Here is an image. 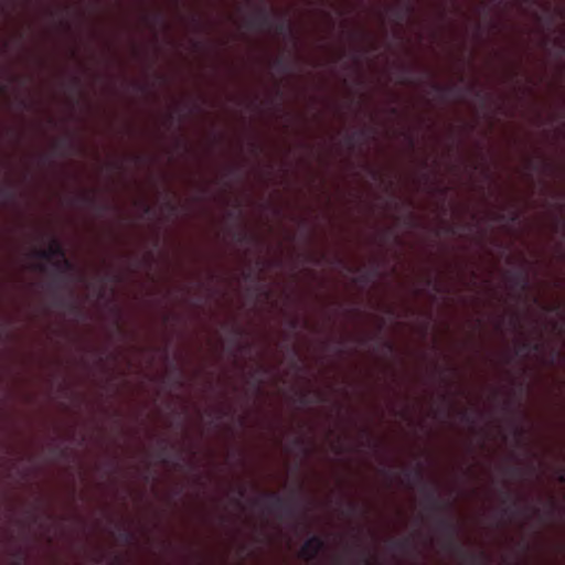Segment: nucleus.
<instances>
[{
  "instance_id": "20e7f679",
  "label": "nucleus",
  "mask_w": 565,
  "mask_h": 565,
  "mask_svg": "<svg viewBox=\"0 0 565 565\" xmlns=\"http://www.w3.org/2000/svg\"><path fill=\"white\" fill-rule=\"evenodd\" d=\"M249 28L270 29L274 28L278 34H292V26L284 20L274 21L270 12L266 8H259L257 12L247 20Z\"/></svg>"
},
{
  "instance_id": "bb28decb",
  "label": "nucleus",
  "mask_w": 565,
  "mask_h": 565,
  "mask_svg": "<svg viewBox=\"0 0 565 565\" xmlns=\"http://www.w3.org/2000/svg\"><path fill=\"white\" fill-rule=\"evenodd\" d=\"M522 350H530L531 349V343L529 341H525L522 343L521 345Z\"/></svg>"
},
{
  "instance_id": "0eeeda50",
  "label": "nucleus",
  "mask_w": 565,
  "mask_h": 565,
  "mask_svg": "<svg viewBox=\"0 0 565 565\" xmlns=\"http://www.w3.org/2000/svg\"><path fill=\"white\" fill-rule=\"evenodd\" d=\"M108 532L126 544H130L135 540L134 532L125 523L117 522L114 519L109 520Z\"/></svg>"
},
{
  "instance_id": "7c9ffc66",
  "label": "nucleus",
  "mask_w": 565,
  "mask_h": 565,
  "mask_svg": "<svg viewBox=\"0 0 565 565\" xmlns=\"http://www.w3.org/2000/svg\"><path fill=\"white\" fill-rule=\"evenodd\" d=\"M36 268L40 270V271H44L45 270V266L44 265H38Z\"/></svg>"
},
{
  "instance_id": "c9c22d12",
  "label": "nucleus",
  "mask_w": 565,
  "mask_h": 565,
  "mask_svg": "<svg viewBox=\"0 0 565 565\" xmlns=\"http://www.w3.org/2000/svg\"><path fill=\"white\" fill-rule=\"evenodd\" d=\"M358 135H360V136H364V131L362 130V131H360Z\"/></svg>"
},
{
  "instance_id": "c85d7f7f",
  "label": "nucleus",
  "mask_w": 565,
  "mask_h": 565,
  "mask_svg": "<svg viewBox=\"0 0 565 565\" xmlns=\"http://www.w3.org/2000/svg\"><path fill=\"white\" fill-rule=\"evenodd\" d=\"M354 137H355V135H352V136L348 137V142L350 143V146L354 145V142H355Z\"/></svg>"
},
{
  "instance_id": "72a5a7b5",
  "label": "nucleus",
  "mask_w": 565,
  "mask_h": 565,
  "mask_svg": "<svg viewBox=\"0 0 565 565\" xmlns=\"http://www.w3.org/2000/svg\"><path fill=\"white\" fill-rule=\"evenodd\" d=\"M426 282H427V285H428V286L433 285V280H431L430 278H429V279H427V281H426Z\"/></svg>"
},
{
  "instance_id": "dca6fc26",
  "label": "nucleus",
  "mask_w": 565,
  "mask_h": 565,
  "mask_svg": "<svg viewBox=\"0 0 565 565\" xmlns=\"http://www.w3.org/2000/svg\"><path fill=\"white\" fill-rule=\"evenodd\" d=\"M0 196L4 198L6 200H11L13 198V192L7 188L0 186Z\"/></svg>"
},
{
  "instance_id": "9b49d317",
  "label": "nucleus",
  "mask_w": 565,
  "mask_h": 565,
  "mask_svg": "<svg viewBox=\"0 0 565 565\" xmlns=\"http://www.w3.org/2000/svg\"><path fill=\"white\" fill-rule=\"evenodd\" d=\"M393 12H394L396 20L399 22L404 19V15L406 13L413 12V7H412V4L406 3V4H404L403 9L397 8V9H394Z\"/></svg>"
},
{
  "instance_id": "58836bf2",
  "label": "nucleus",
  "mask_w": 565,
  "mask_h": 565,
  "mask_svg": "<svg viewBox=\"0 0 565 565\" xmlns=\"http://www.w3.org/2000/svg\"><path fill=\"white\" fill-rule=\"evenodd\" d=\"M387 347H388L390 350L393 349L392 344H390V343H387Z\"/></svg>"
},
{
  "instance_id": "f257e3e1",
  "label": "nucleus",
  "mask_w": 565,
  "mask_h": 565,
  "mask_svg": "<svg viewBox=\"0 0 565 565\" xmlns=\"http://www.w3.org/2000/svg\"><path fill=\"white\" fill-rule=\"evenodd\" d=\"M404 475L411 486H422L425 493V508L433 514V533L447 544L455 543L460 534L461 526L452 515V502L441 500L436 489L428 487L420 463L415 469H406Z\"/></svg>"
},
{
  "instance_id": "f03ea898",
  "label": "nucleus",
  "mask_w": 565,
  "mask_h": 565,
  "mask_svg": "<svg viewBox=\"0 0 565 565\" xmlns=\"http://www.w3.org/2000/svg\"><path fill=\"white\" fill-rule=\"evenodd\" d=\"M266 503L269 513L275 514L280 521H289L295 533H309L306 522V511L300 512L295 497L284 498L277 492H265L262 499L254 500L255 505Z\"/></svg>"
},
{
  "instance_id": "4be33fe9",
  "label": "nucleus",
  "mask_w": 565,
  "mask_h": 565,
  "mask_svg": "<svg viewBox=\"0 0 565 565\" xmlns=\"http://www.w3.org/2000/svg\"><path fill=\"white\" fill-rule=\"evenodd\" d=\"M108 565H122L121 563H109ZM196 565H205L204 563H198ZM211 565H214L213 563ZM220 565H232L231 563H221ZM236 565H244L243 563H237Z\"/></svg>"
},
{
  "instance_id": "a211bd4d",
  "label": "nucleus",
  "mask_w": 565,
  "mask_h": 565,
  "mask_svg": "<svg viewBox=\"0 0 565 565\" xmlns=\"http://www.w3.org/2000/svg\"><path fill=\"white\" fill-rule=\"evenodd\" d=\"M359 511V505L355 502H350L348 504V514L354 515Z\"/></svg>"
},
{
  "instance_id": "412c9836",
  "label": "nucleus",
  "mask_w": 565,
  "mask_h": 565,
  "mask_svg": "<svg viewBox=\"0 0 565 565\" xmlns=\"http://www.w3.org/2000/svg\"><path fill=\"white\" fill-rule=\"evenodd\" d=\"M502 495H503L502 502H503L504 504H505V503H510V501H511V494H510V492L504 491V492H502Z\"/></svg>"
},
{
  "instance_id": "393cba45",
  "label": "nucleus",
  "mask_w": 565,
  "mask_h": 565,
  "mask_svg": "<svg viewBox=\"0 0 565 565\" xmlns=\"http://www.w3.org/2000/svg\"><path fill=\"white\" fill-rule=\"evenodd\" d=\"M461 417L466 422H470V416L467 411L461 412Z\"/></svg>"
},
{
  "instance_id": "9d476101",
  "label": "nucleus",
  "mask_w": 565,
  "mask_h": 565,
  "mask_svg": "<svg viewBox=\"0 0 565 565\" xmlns=\"http://www.w3.org/2000/svg\"><path fill=\"white\" fill-rule=\"evenodd\" d=\"M431 88L441 97L445 98L446 96L454 94L455 92L459 90L456 85H439V84H431Z\"/></svg>"
},
{
  "instance_id": "2eb2a0df",
  "label": "nucleus",
  "mask_w": 565,
  "mask_h": 565,
  "mask_svg": "<svg viewBox=\"0 0 565 565\" xmlns=\"http://www.w3.org/2000/svg\"><path fill=\"white\" fill-rule=\"evenodd\" d=\"M161 444H162V447H161V449H160V451L158 454V458L161 460V462L166 463V462H168V459H167L168 458V450H169L168 449V444H167L166 440H162Z\"/></svg>"
},
{
  "instance_id": "f704fd0d",
  "label": "nucleus",
  "mask_w": 565,
  "mask_h": 565,
  "mask_svg": "<svg viewBox=\"0 0 565 565\" xmlns=\"http://www.w3.org/2000/svg\"><path fill=\"white\" fill-rule=\"evenodd\" d=\"M296 444H297V445H301V444H302V440H301V439H296Z\"/></svg>"
},
{
  "instance_id": "39448f33",
  "label": "nucleus",
  "mask_w": 565,
  "mask_h": 565,
  "mask_svg": "<svg viewBox=\"0 0 565 565\" xmlns=\"http://www.w3.org/2000/svg\"><path fill=\"white\" fill-rule=\"evenodd\" d=\"M46 249L51 259L58 258L53 263V266L61 276L74 269L73 264L66 258L65 249L58 239L53 238Z\"/></svg>"
},
{
  "instance_id": "f8f14e48",
  "label": "nucleus",
  "mask_w": 565,
  "mask_h": 565,
  "mask_svg": "<svg viewBox=\"0 0 565 565\" xmlns=\"http://www.w3.org/2000/svg\"><path fill=\"white\" fill-rule=\"evenodd\" d=\"M520 510L518 508V502L516 501H512L510 504H508L504 509H503V513L505 515H511V516H515L516 514H519Z\"/></svg>"
},
{
  "instance_id": "473e14b6",
  "label": "nucleus",
  "mask_w": 565,
  "mask_h": 565,
  "mask_svg": "<svg viewBox=\"0 0 565 565\" xmlns=\"http://www.w3.org/2000/svg\"><path fill=\"white\" fill-rule=\"evenodd\" d=\"M498 220H499V221H503V220H504V215H503V214H499V215H498Z\"/></svg>"
},
{
  "instance_id": "cd10ccee",
  "label": "nucleus",
  "mask_w": 565,
  "mask_h": 565,
  "mask_svg": "<svg viewBox=\"0 0 565 565\" xmlns=\"http://www.w3.org/2000/svg\"><path fill=\"white\" fill-rule=\"evenodd\" d=\"M510 473L515 476V475H519L520 473V469L519 468H510L509 469Z\"/></svg>"
},
{
  "instance_id": "423d86ee",
  "label": "nucleus",
  "mask_w": 565,
  "mask_h": 565,
  "mask_svg": "<svg viewBox=\"0 0 565 565\" xmlns=\"http://www.w3.org/2000/svg\"><path fill=\"white\" fill-rule=\"evenodd\" d=\"M19 524L25 531L31 532L34 527L39 529L42 537L50 540V525L46 520H43L38 513L28 511L26 515L19 520Z\"/></svg>"
},
{
  "instance_id": "a878e982",
  "label": "nucleus",
  "mask_w": 565,
  "mask_h": 565,
  "mask_svg": "<svg viewBox=\"0 0 565 565\" xmlns=\"http://www.w3.org/2000/svg\"><path fill=\"white\" fill-rule=\"evenodd\" d=\"M557 480L562 483L565 482V473L563 471L558 472Z\"/></svg>"
},
{
  "instance_id": "1a4fd4ad",
  "label": "nucleus",
  "mask_w": 565,
  "mask_h": 565,
  "mask_svg": "<svg viewBox=\"0 0 565 565\" xmlns=\"http://www.w3.org/2000/svg\"><path fill=\"white\" fill-rule=\"evenodd\" d=\"M343 540L352 545H361L364 540V530L361 526H352L348 533L344 534Z\"/></svg>"
},
{
  "instance_id": "6ab92c4d",
  "label": "nucleus",
  "mask_w": 565,
  "mask_h": 565,
  "mask_svg": "<svg viewBox=\"0 0 565 565\" xmlns=\"http://www.w3.org/2000/svg\"><path fill=\"white\" fill-rule=\"evenodd\" d=\"M300 403L302 405H309L312 403L310 396H309V393H306V394H302L301 397H300Z\"/></svg>"
},
{
  "instance_id": "c756f323",
  "label": "nucleus",
  "mask_w": 565,
  "mask_h": 565,
  "mask_svg": "<svg viewBox=\"0 0 565 565\" xmlns=\"http://www.w3.org/2000/svg\"><path fill=\"white\" fill-rule=\"evenodd\" d=\"M518 217H519V215L516 213H512L511 221L514 222L518 220Z\"/></svg>"
},
{
  "instance_id": "f3484780",
  "label": "nucleus",
  "mask_w": 565,
  "mask_h": 565,
  "mask_svg": "<svg viewBox=\"0 0 565 565\" xmlns=\"http://www.w3.org/2000/svg\"><path fill=\"white\" fill-rule=\"evenodd\" d=\"M274 64L280 71H286L287 70V64H286V62H285V60L282 57L276 58Z\"/></svg>"
},
{
  "instance_id": "2f4dec72",
  "label": "nucleus",
  "mask_w": 565,
  "mask_h": 565,
  "mask_svg": "<svg viewBox=\"0 0 565 565\" xmlns=\"http://www.w3.org/2000/svg\"><path fill=\"white\" fill-rule=\"evenodd\" d=\"M408 140H409L411 146L413 147L414 146V139L409 136Z\"/></svg>"
},
{
  "instance_id": "4468645a",
  "label": "nucleus",
  "mask_w": 565,
  "mask_h": 565,
  "mask_svg": "<svg viewBox=\"0 0 565 565\" xmlns=\"http://www.w3.org/2000/svg\"><path fill=\"white\" fill-rule=\"evenodd\" d=\"M33 257L41 259V260H45V262L52 260L46 248L45 249H35L33 252Z\"/></svg>"
},
{
  "instance_id": "b1692460",
  "label": "nucleus",
  "mask_w": 565,
  "mask_h": 565,
  "mask_svg": "<svg viewBox=\"0 0 565 565\" xmlns=\"http://www.w3.org/2000/svg\"><path fill=\"white\" fill-rule=\"evenodd\" d=\"M83 200L88 203V204H93L94 203V198L89 196V195H84L83 196Z\"/></svg>"
},
{
  "instance_id": "ddd939ff",
  "label": "nucleus",
  "mask_w": 565,
  "mask_h": 565,
  "mask_svg": "<svg viewBox=\"0 0 565 565\" xmlns=\"http://www.w3.org/2000/svg\"><path fill=\"white\" fill-rule=\"evenodd\" d=\"M235 492H236V495L233 498V503H235L237 507H241L242 505V499L246 494V489H245V487H237L235 489Z\"/></svg>"
},
{
  "instance_id": "e433bc0d",
  "label": "nucleus",
  "mask_w": 565,
  "mask_h": 565,
  "mask_svg": "<svg viewBox=\"0 0 565 565\" xmlns=\"http://www.w3.org/2000/svg\"><path fill=\"white\" fill-rule=\"evenodd\" d=\"M530 166H532V169H536V167L533 166V162H530Z\"/></svg>"
},
{
  "instance_id": "6e6552de",
  "label": "nucleus",
  "mask_w": 565,
  "mask_h": 565,
  "mask_svg": "<svg viewBox=\"0 0 565 565\" xmlns=\"http://www.w3.org/2000/svg\"><path fill=\"white\" fill-rule=\"evenodd\" d=\"M509 280L512 287L518 288L522 291H525L530 287V277L527 269H520L513 273H510Z\"/></svg>"
},
{
  "instance_id": "aec40b11",
  "label": "nucleus",
  "mask_w": 565,
  "mask_h": 565,
  "mask_svg": "<svg viewBox=\"0 0 565 565\" xmlns=\"http://www.w3.org/2000/svg\"><path fill=\"white\" fill-rule=\"evenodd\" d=\"M235 238L237 242L243 243V242H246L248 237L245 233L237 232V233H235Z\"/></svg>"
},
{
  "instance_id": "ea45409f",
  "label": "nucleus",
  "mask_w": 565,
  "mask_h": 565,
  "mask_svg": "<svg viewBox=\"0 0 565 565\" xmlns=\"http://www.w3.org/2000/svg\"><path fill=\"white\" fill-rule=\"evenodd\" d=\"M11 565H21L20 563H12Z\"/></svg>"
},
{
  "instance_id": "4c0bfd02",
  "label": "nucleus",
  "mask_w": 565,
  "mask_h": 565,
  "mask_svg": "<svg viewBox=\"0 0 565 565\" xmlns=\"http://www.w3.org/2000/svg\"><path fill=\"white\" fill-rule=\"evenodd\" d=\"M530 166H532V169H536V167L533 166V162H530Z\"/></svg>"
},
{
  "instance_id": "5701e85b",
  "label": "nucleus",
  "mask_w": 565,
  "mask_h": 565,
  "mask_svg": "<svg viewBox=\"0 0 565 565\" xmlns=\"http://www.w3.org/2000/svg\"><path fill=\"white\" fill-rule=\"evenodd\" d=\"M299 321L297 319H291L289 322L290 329L295 330L298 328Z\"/></svg>"
},
{
  "instance_id": "7ed1b4c3",
  "label": "nucleus",
  "mask_w": 565,
  "mask_h": 565,
  "mask_svg": "<svg viewBox=\"0 0 565 565\" xmlns=\"http://www.w3.org/2000/svg\"><path fill=\"white\" fill-rule=\"evenodd\" d=\"M327 539L320 534H310L300 547V555L307 562L306 565H323L313 561L326 550ZM334 565H341L335 563ZM360 565H383L382 563L363 562ZM394 565H420L419 563H395ZM439 565H446L440 563ZM503 565H529L527 563H504Z\"/></svg>"
}]
</instances>
